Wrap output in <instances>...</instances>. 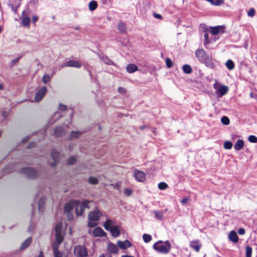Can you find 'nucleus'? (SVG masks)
<instances>
[{"label":"nucleus","instance_id":"5fc2aeb1","mask_svg":"<svg viewBox=\"0 0 257 257\" xmlns=\"http://www.w3.org/2000/svg\"><path fill=\"white\" fill-rule=\"evenodd\" d=\"M67 108V106L66 105L63 104H60L59 106V109L61 110H65Z\"/></svg>","mask_w":257,"mask_h":257},{"label":"nucleus","instance_id":"4c0bfd02","mask_svg":"<svg viewBox=\"0 0 257 257\" xmlns=\"http://www.w3.org/2000/svg\"><path fill=\"white\" fill-rule=\"evenodd\" d=\"M214 6H219L223 3L224 0H206Z\"/></svg>","mask_w":257,"mask_h":257},{"label":"nucleus","instance_id":"4468645a","mask_svg":"<svg viewBox=\"0 0 257 257\" xmlns=\"http://www.w3.org/2000/svg\"><path fill=\"white\" fill-rule=\"evenodd\" d=\"M60 157V154L56 150L53 149L51 151V157L54 161V162L51 164L52 166L55 167L57 165Z\"/></svg>","mask_w":257,"mask_h":257},{"label":"nucleus","instance_id":"c85d7f7f","mask_svg":"<svg viewBox=\"0 0 257 257\" xmlns=\"http://www.w3.org/2000/svg\"><path fill=\"white\" fill-rule=\"evenodd\" d=\"M82 134L83 132H82L72 131L69 135V139L72 140L74 139H77L79 138Z\"/></svg>","mask_w":257,"mask_h":257},{"label":"nucleus","instance_id":"c756f323","mask_svg":"<svg viewBox=\"0 0 257 257\" xmlns=\"http://www.w3.org/2000/svg\"><path fill=\"white\" fill-rule=\"evenodd\" d=\"M46 201V198L42 197L40 198L38 202V209L39 211H42L44 207Z\"/></svg>","mask_w":257,"mask_h":257},{"label":"nucleus","instance_id":"ea45409f","mask_svg":"<svg viewBox=\"0 0 257 257\" xmlns=\"http://www.w3.org/2000/svg\"><path fill=\"white\" fill-rule=\"evenodd\" d=\"M143 238L145 242L148 243L152 240V237L151 235L145 233L143 235Z\"/></svg>","mask_w":257,"mask_h":257},{"label":"nucleus","instance_id":"4be33fe9","mask_svg":"<svg viewBox=\"0 0 257 257\" xmlns=\"http://www.w3.org/2000/svg\"><path fill=\"white\" fill-rule=\"evenodd\" d=\"M228 238L231 241L234 243H236L238 241V237L237 234L236 232L234 230H232L229 233V234H228Z\"/></svg>","mask_w":257,"mask_h":257},{"label":"nucleus","instance_id":"09e8293b","mask_svg":"<svg viewBox=\"0 0 257 257\" xmlns=\"http://www.w3.org/2000/svg\"><path fill=\"white\" fill-rule=\"evenodd\" d=\"M255 15V10L254 9L251 8L247 12V15L249 17H252Z\"/></svg>","mask_w":257,"mask_h":257},{"label":"nucleus","instance_id":"9d476101","mask_svg":"<svg viewBox=\"0 0 257 257\" xmlns=\"http://www.w3.org/2000/svg\"><path fill=\"white\" fill-rule=\"evenodd\" d=\"M213 87L216 90V94L219 97H222L225 94V85H221L218 87L217 81L215 80V82L213 84Z\"/></svg>","mask_w":257,"mask_h":257},{"label":"nucleus","instance_id":"6e6552de","mask_svg":"<svg viewBox=\"0 0 257 257\" xmlns=\"http://www.w3.org/2000/svg\"><path fill=\"white\" fill-rule=\"evenodd\" d=\"M21 5V1L19 0H9L8 5L11 8L12 11L15 14H17L18 8Z\"/></svg>","mask_w":257,"mask_h":257},{"label":"nucleus","instance_id":"6e6d98bb","mask_svg":"<svg viewBox=\"0 0 257 257\" xmlns=\"http://www.w3.org/2000/svg\"><path fill=\"white\" fill-rule=\"evenodd\" d=\"M9 115V112L6 110H3L2 112V115L4 119H6Z\"/></svg>","mask_w":257,"mask_h":257},{"label":"nucleus","instance_id":"20e7f679","mask_svg":"<svg viewBox=\"0 0 257 257\" xmlns=\"http://www.w3.org/2000/svg\"><path fill=\"white\" fill-rule=\"evenodd\" d=\"M100 214V211L97 207L94 211L89 212L88 214L89 221L88 222V226L89 227H93L97 225V221L99 220Z\"/></svg>","mask_w":257,"mask_h":257},{"label":"nucleus","instance_id":"7ed1b4c3","mask_svg":"<svg viewBox=\"0 0 257 257\" xmlns=\"http://www.w3.org/2000/svg\"><path fill=\"white\" fill-rule=\"evenodd\" d=\"M89 201L85 200L82 201L74 200L73 204L75 207V213L77 216L82 215L85 208H89Z\"/></svg>","mask_w":257,"mask_h":257},{"label":"nucleus","instance_id":"f03ea898","mask_svg":"<svg viewBox=\"0 0 257 257\" xmlns=\"http://www.w3.org/2000/svg\"><path fill=\"white\" fill-rule=\"evenodd\" d=\"M114 221L110 219L107 218L105 222L103 223V227L106 230H108L114 237H117L120 234V230L118 226L112 225Z\"/></svg>","mask_w":257,"mask_h":257},{"label":"nucleus","instance_id":"bf43d9fd","mask_svg":"<svg viewBox=\"0 0 257 257\" xmlns=\"http://www.w3.org/2000/svg\"><path fill=\"white\" fill-rule=\"evenodd\" d=\"M39 17L37 16H33L32 17L33 23L36 25V22L38 20Z\"/></svg>","mask_w":257,"mask_h":257},{"label":"nucleus","instance_id":"39448f33","mask_svg":"<svg viewBox=\"0 0 257 257\" xmlns=\"http://www.w3.org/2000/svg\"><path fill=\"white\" fill-rule=\"evenodd\" d=\"M21 172L31 180H35L39 176L38 171L32 167H24L22 168Z\"/></svg>","mask_w":257,"mask_h":257},{"label":"nucleus","instance_id":"f3484780","mask_svg":"<svg viewBox=\"0 0 257 257\" xmlns=\"http://www.w3.org/2000/svg\"><path fill=\"white\" fill-rule=\"evenodd\" d=\"M92 233L95 237H103L106 235V233L100 227L95 228Z\"/></svg>","mask_w":257,"mask_h":257},{"label":"nucleus","instance_id":"338daca9","mask_svg":"<svg viewBox=\"0 0 257 257\" xmlns=\"http://www.w3.org/2000/svg\"><path fill=\"white\" fill-rule=\"evenodd\" d=\"M38 257H44V253H43V251L40 250V251H39V255H38Z\"/></svg>","mask_w":257,"mask_h":257},{"label":"nucleus","instance_id":"393cba45","mask_svg":"<svg viewBox=\"0 0 257 257\" xmlns=\"http://www.w3.org/2000/svg\"><path fill=\"white\" fill-rule=\"evenodd\" d=\"M126 71L129 73H133L138 70V66L134 64H130L126 66Z\"/></svg>","mask_w":257,"mask_h":257},{"label":"nucleus","instance_id":"aec40b11","mask_svg":"<svg viewBox=\"0 0 257 257\" xmlns=\"http://www.w3.org/2000/svg\"><path fill=\"white\" fill-rule=\"evenodd\" d=\"M107 250L110 253H117L118 252V248L115 244L110 242L107 245Z\"/></svg>","mask_w":257,"mask_h":257},{"label":"nucleus","instance_id":"79ce46f5","mask_svg":"<svg viewBox=\"0 0 257 257\" xmlns=\"http://www.w3.org/2000/svg\"><path fill=\"white\" fill-rule=\"evenodd\" d=\"M62 227V225L61 223L56 224L55 227V233H61Z\"/></svg>","mask_w":257,"mask_h":257},{"label":"nucleus","instance_id":"a878e982","mask_svg":"<svg viewBox=\"0 0 257 257\" xmlns=\"http://www.w3.org/2000/svg\"><path fill=\"white\" fill-rule=\"evenodd\" d=\"M202 63H203L207 67L211 69H214L215 68V65L212 62V59L210 56L207 57V58L205 59Z\"/></svg>","mask_w":257,"mask_h":257},{"label":"nucleus","instance_id":"4d7b16f0","mask_svg":"<svg viewBox=\"0 0 257 257\" xmlns=\"http://www.w3.org/2000/svg\"><path fill=\"white\" fill-rule=\"evenodd\" d=\"M30 138V136H27L24 137L22 140V143L23 144L27 143L29 140Z\"/></svg>","mask_w":257,"mask_h":257},{"label":"nucleus","instance_id":"a211bd4d","mask_svg":"<svg viewBox=\"0 0 257 257\" xmlns=\"http://www.w3.org/2000/svg\"><path fill=\"white\" fill-rule=\"evenodd\" d=\"M167 209L163 210H154L153 213L155 218L159 220L163 221L164 219V215L167 211Z\"/></svg>","mask_w":257,"mask_h":257},{"label":"nucleus","instance_id":"e2e57ef3","mask_svg":"<svg viewBox=\"0 0 257 257\" xmlns=\"http://www.w3.org/2000/svg\"><path fill=\"white\" fill-rule=\"evenodd\" d=\"M118 91L119 93H124L125 92V89L123 87H119L118 88Z\"/></svg>","mask_w":257,"mask_h":257},{"label":"nucleus","instance_id":"0eeeda50","mask_svg":"<svg viewBox=\"0 0 257 257\" xmlns=\"http://www.w3.org/2000/svg\"><path fill=\"white\" fill-rule=\"evenodd\" d=\"M65 67L80 68L81 67V64L78 61L70 60L65 62V63L62 64L60 66V68H62Z\"/></svg>","mask_w":257,"mask_h":257},{"label":"nucleus","instance_id":"49530a36","mask_svg":"<svg viewBox=\"0 0 257 257\" xmlns=\"http://www.w3.org/2000/svg\"><path fill=\"white\" fill-rule=\"evenodd\" d=\"M248 140L250 143H257V137L255 136L251 135L248 137Z\"/></svg>","mask_w":257,"mask_h":257},{"label":"nucleus","instance_id":"1a4fd4ad","mask_svg":"<svg viewBox=\"0 0 257 257\" xmlns=\"http://www.w3.org/2000/svg\"><path fill=\"white\" fill-rule=\"evenodd\" d=\"M47 92V88L46 86L42 87L40 89L38 90L35 96V100L36 102H39L43 98Z\"/></svg>","mask_w":257,"mask_h":257},{"label":"nucleus","instance_id":"69168bd1","mask_svg":"<svg viewBox=\"0 0 257 257\" xmlns=\"http://www.w3.org/2000/svg\"><path fill=\"white\" fill-rule=\"evenodd\" d=\"M221 123L225 125V116H223L222 117H221Z\"/></svg>","mask_w":257,"mask_h":257},{"label":"nucleus","instance_id":"7c9ffc66","mask_svg":"<svg viewBox=\"0 0 257 257\" xmlns=\"http://www.w3.org/2000/svg\"><path fill=\"white\" fill-rule=\"evenodd\" d=\"M117 28L121 33H125L126 32V28L125 23L122 22H120L118 25Z\"/></svg>","mask_w":257,"mask_h":257},{"label":"nucleus","instance_id":"603ef678","mask_svg":"<svg viewBox=\"0 0 257 257\" xmlns=\"http://www.w3.org/2000/svg\"><path fill=\"white\" fill-rule=\"evenodd\" d=\"M36 145V144L35 142H31L30 143H29L27 146V148L28 149H30V148H33V147H35Z\"/></svg>","mask_w":257,"mask_h":257},{"label":"nucleus","instance_id":"a19ab883","mask_svg":"<svg viewBox=\"0 0 257 257\" xmlns=\"http://www.w3.org/2000/svg\"><path fill=\"white\" fill-rule=\"evenodd\" d=\"M88 182L92 185H96L98 183V180L97 178L93 177H90L88 178Z\"/></svg>","mask_w":257,"mask_h":257},{"label":"nucleus","instance_id":"a18cd8bd","mask_svg":"<svg viewBox=\"0 0 257 257\" xmlns=\"http://www.w3.org/2000/svg\"><path fill=\"white\" fill-rule=\"evenodd\" d=\"M50 76L48 74H44L42 78V81L44 84L47 83L50 80Z\"/></svg>","mask_w":257,"mask_h":257},{"label":"nucleus","instance_id":"f8f14e48","mask_svg":"<svg viewBox=\"0 0 257 257\" xmlns=\"http://www.w3.org/2000/svg\"><path fill=\"white\" fill-rule=\"evenodd\" d=\"M195 54L197 58L201 62H202L205 59L207 58V57L209 56L202 49H198L197 50Z\"/></svg>","mask_w":257,"mask_h":257},{"label":"nucleus","instance_id":"8fccbe9b","mask_svg":"<svg viewBox=\"0 0 257 257\" xmlns=\"http://www.w3.org/2000/svg\"><path fill=\"white\" fill-rule=\"evenodd\" d=\"M67 214V218L69 221H72L73 219L74 216L73 213L71 212L66 213Z\"/></svg>","mask_w":257,"mask_h":257},{"label":"nucleus","instance_id":"2eb2a0df","mask_svg":"<svg viewBox=\"0 0 257 257\" xmlns=\"http://www.w3.org/2000/svg\"><path fill=\"white\" fill-rule=\"evenodd\" d=\"M134 176L136 179L139 182H143L146 179V174L143 171L135 170L134 171Z\"/></svg>","mask_w":257,"mask_h":257},{"label":"nucleus","instance_id":"3c124183","mask_svg":"<svg viewBox=\"0 0 257 257\" xmlns=\"http://www.w3.org/2000/svg\"><path fill=\"white\" fill-rule=\"evenodd\" d=\"M133 191V190L130 188H126L124 190V193L126 196H130L132 193Z\"/></svg>","mask_w":257,"mask_h":257},{"label":"nucleus","instance_id":"f704fd0d","mask_svg":"<svg viewBox=\"0 0 257 257\" xmlns=\"http://www.w3.org/2000/svg\"><path fill=\"white\" fill-rule=\"evenodd\" d=\"M76 162V158L75 156H72L70 157L67 160V164L69 166L74 165Z\"/></svg>","mask_w":257,"mask_h":257},{"label":"nucleus","instance_id":"37998d69","mask_svg":"<svg viewBox=\"0 0 257 257\" xmlns=\"http://www.w3.org/2000/svg\"><path fill=\"white\" fill-rule=\"evenodd\" d=\"M209 34L207 33H205L204 35V37L205 39V41L204 42V45L207 46L208 44H209L211 42V40L209 39Z\"/></svg>","mask_w":257,"mask_h":257},{"label":"nucleus","instance_id":"2f4dec72","mask_svg":"<svg viewBox=\"0 0 257 257\" xmlns=\"http://www.w3.org/2000/svg\"><path fill=\"white\" fill-rule=\"evenodd\" d=\"M182 69L183 72L187 74H191L192 72L191 67L188 64H185L183 66Z\"/></svg>","mask_w":257,"mask_h":257},{"label":"nucleus","instance_id":"de8ad7c7","mask_svg":"<svg viewBox=\"0 0 257 257\" xmlns=\"http://www.w3.org/2000/svg\"><path fill=\"white\" fill-rule=\"evenodd\" d=\"M166 66L168 68H170L173 66V62L171 59L167 58L166 60Z\"/></svg>","mask_w":257,"mask_h":257},{"label":"nucleus","instance_id":"c03bdc74","mask_svg":"<svg viewBox=\"0 0 257 257\" xmlns=\"http://www.w3.org/2000/svg\"><path fill=\"white\" fill-rule=\"evenodd\" d=\"M168 185L165 182H161L158 184V188L159 189L163 190L168 188Z\"/></svg>","mask_w":257,"mask_h":257},{"label":"nucleus","instance_id":"f257e3e1","mask_svg":"<svg viewBox=\"0 0 257 257\" xmlns=\"http://www.w3.org/2000/svg\"><path fill=\"white\" fill-rule=\"evenodd\" d=\"M172 245L169 240H159L153 245V248L157 252L163 253H168L171 248Z\"/></svg>","mask_w":257,"mask_h":257},{"label":"nucleus","instance_id":"bb28decb","mask_svg":"<svg viewBox=\"0 0 257 257\" xmlns=\"http://www.w3.org/2000/svg\"><path fill=\"white\" fill-rule=\"evenodd\" d=\"M101 60L106 64L114 66V63L108 57L105 55L100 56Z\"/></svg>","mask_w":257,"mask_h":257},{"label":"nucleus","instance_id":"774afa93","mask_svg":"<svg viewBox=\"0 0 257 257\" xmlns=\"http://www.w3.org/2000/svg\"><path fill=\"white\" fill-rule=\"evenodd\" d=\"M230 123V120L228 117L226 116V125L229 124Z\"/></svg>","mask_w":257,"mask_h":257},{"label":"nucleus","instance_id":"58836bf2","mask_svg":"<svg viewBox=\"0 0 257 257\" xmlns=\"http://www.w3.org/2000/svg\"><path fill=\"white\" fill-rule=\"evenodd\" d=\"M252 248L249 246H247L245 249V257H251Z\"/></svg>","mask_w":257,"mask_h":257},{"label":"nucleus","instance_id":"e433bc0d","mask_svg":"<svg viewBox=\"0 0 257 257\" xmlns=\"http://www.w3.org/2000/svg\"><path fill=\"white\" fill-rule=\"evenodd\" d=\"M226 67L229 70H232L234 68V64L231 60H228L226 62Z\"/></svg>","mask_w":257,"mask_h":257},{"label":"nucleus","instance_id":"473e14b6","mask_svg":"<svg viewBox=\"0 0 257 257\" xmlns=\"http://www.w3.org/2000/svg\"><path fill=\"white\" fill-rule=\"evenodd\" d=\"M31 19L28 17H24L22 20V24L24 27H29Z\"/></svg>","mask_w":257,"mask_h":257},{"label":"nucleus","instance_id":"c9c22d12","mask_svg":"<svg viewBox=\"0 0 257 257\" xmlns=\"http://www.w3.org/2000/svg\"><path fill=\"white\" fill-rule=\"evenodd\" d=\"M97 7V4L96 2L94 1H91L89 4V9L90 11H92L95 10Z\"/></svg>","mask_w":257,"mask_h":257},{"label":"nucleus","instance_id":"864d4df0","mask_svg":"<svg viewBox=\"0 0 257 257\" xmlns=\"http://www.w3.org/2000/svg\"><path fill=\"white\" fill-rule=\"evenodd\" d=\"M232 147V144L230 141H226V149H230Z\"/></svg>","mask_w":257,"mask_h":257},{"label":"nucleus","instance_id":"ddd939ff","mask_svg":"<svg viewBox=\"0 0 257 257\" xmlns=\"http://www.w3.org/2000/svg\"><path fill=\"white\" fill-rule=\"evenodd\" d=\"M189 246L191 248L198 252L202 246V244L199 240H194L190 241Z\"/></svg>","mask_w":257,"mask_h":257},{"label":"nucleus","instance_id":"13d9d810","mask_svg":"<svg viewBox=\"0 0 257 257\" xmlns=\"http://www.w3.org/2000/svg\"><path fill=\"white\" fill-rule=\"evenodd\" d=\"M19 59H20V58H17L11 61L12 65L13 66V65H15L16 63H18Z\"/></svg>","mask_w":257,"mask_h":257},{"label":"nucleus","instance_id":"72a5a7b5","mask_svg":"<svg viewBox=\"0 0 257 257\" xmlns=\"http://www.w3.org/2000/svg\"><path fill=\"white\" fill-rule=\"evenodd\" d=\"M55 237H56V241L57 242V243H55L56 244H58V246L59 244L62 242L63 240V237L61 234V233H55Z\"/></svg>","mask_w":257,"mask_h":257},{"label":"nucleus","instance_id":"5701e85b","mask_svg":"<svg viewBox=\"0 0 257 257\" xmlns=\"http://www.w3.org/2000/svg\"><path fill=\"white\" fill-rule=\"evenodd\" d=\"M32 241V238L31 237H28L26 239L21 245L20 250H25L31 244Z\"/></svg>","mask_w":257,"mask_h":257},{"label":"nucleus","instance_id":"412c9836","mask_svg":"<svg viewBox=\"0 0 257 257\" xmlns=\"http://www.w3.org/2000/svg\"><path fill=\"white\" fill-rule=\"evenodd\" d=\"M52 249L54 257H63L62 253L59 250L58 244H53Z\"/></svg>","mask_w":257,"mask_h":257},{"label":"nucleus","instance_id":"680f3d73","mask_svg":"<svg viewBox=\"0 0 257 257\" xmlns=\"http://www.w3.org/2000/svg\"><path fill=\"white\" fill-rule=\"evenodd\" d=\"M153 15L155 18L159 19H162V16L160 14L154 13Z\"/></svg>","mask_w":257,"mask_h":257},{"label":"nucleus","instance_id":"b1692460","mask_svg":"<svg viewBox=\"0 0 257 257\" xmlns=\"http://www.w3.org/2000/svg\"><path fill=\"white\" fill-rule=\"evenodd\" d=\"M75 205L73 204V201L65 204L64 207V211L65 213L71 212Z\"/></svg>","mask_w":257,"mask_h":257},{"label":"nucleus","instance_id":"6ab92c4d","mask_svg":"<svg viewBox=\"0 0 257 257\" xmlns=\"http://www.w3.org/2000/svg\"><path fill=\"white\" fill-rule=\"evenodd\" d=\"M117 244L122 249H125L126 248L131 247L132 246L131 242L127 239L123 241L118 240L117 241Z\"/></svg>","mask_w":257,"mask_h":257},{"label":"nucleus","instance_id":"cd10ccee","mask_svg":"<svg viewBox=\"0 0 257 257\" xmlns=\"http://www.w3.org/2000/svg\"><path fill=\"white\" fill-rule=\"evenodd\" d=\"M244 147V141L242 140L239 139L237 141L234 145V148L236 151L241 150Z\"/></svg>","mask_w":257,"mask_h":257},{"label":"nucleus","instance_id":"0e129e2a","mask_svg":"<svg viewBox=\"0 0 257 257\" xmlns=\"http://www.w3.org/2000/svg\"><path fill=\"white\" fill-rule=\"evenodd\" d=\"M188 199L187 198H184L181 200V203L182 204H184L187 202Z\"/></svg>","mask_w":257,"mask_h":257},{"label":"nucleus","instance_id":"9b49d317","mask_svg":"<svg viewBox=\"0 0 257 257\" xmlns=\"http://www.w3.org/2000/svg\"><path fill=\"white\" fill-rule=\"evenodd\" d=\"M210 29V32L213 35H216L219 33L223 34L225 32V26L224 25L211 27Z\"/></svg>","mask_w":257,"mask_h":257},{"label":"nucleus","instance_id":"423d86ee","mask_svg":"<svg viewBox=\"0 0 257 257\" xmlns=\"http://www.w3.org/2000/svg\"><path fill=\"white\" fill-rule=\"evenodd\" d=\"M74 253L76 257H87L88 256L87 249L83 245H76L74 248Z\"/></svg>","mask_w":257,"mask_h":257},{"label":"nucleus","instance_id":"dca6fc26","mask_svg":"<svg viewBox=\"0 0 257 257\" xmlns=\"http://www.w3.org/2000/svg\"><path fill=\"white\" fill-rule=\"evenodd\" d=\"M66 130L62 126L56 127L53 131L54 135L57 137H62L66 134Z\"/></svg>","mask_w":257,"mask_h":257},{"label":"nucleus","instance_id":"052dcab7","mask_svg":"<svg viewBox=\"0 0 257 257\" xmlns=\"http://www.w3.org/2000/svg\"><path fill=\"white\" fill-rule=\"evenodd\" d=\"M245 229L243 228H240L239 229L238 232L240 235H243L245 233Z\"/></svg>","mask_w":257,"mask_h":257}]
</instances>
